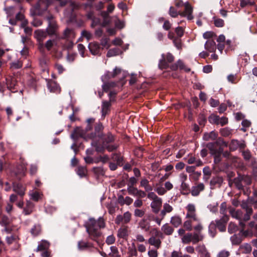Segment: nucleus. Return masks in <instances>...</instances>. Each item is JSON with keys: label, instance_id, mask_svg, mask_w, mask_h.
Segmentation results:
<instances>
[{"label": "nucleus", "instance_id": "39", "mask_svg": "<svg viewBox=\"0 0 257 257\" xmlns=\"http://www.w3.org/2000/svg\"><path fill=\"white\" fill-rule=\"evenodd\" d=\"M127 253L130 257L138 256L137 249L134 243H133L132 245L128 247Z\"/></svg>", "mask_w": 257, "mask_h": 257}, {"label": "nucleus", "instance_id": "3", "mask_svg": "<svg viewBox=\"0 0 257 257\" xmlns=\"http://www.w3.org/2000/svg\"><path fill=\"white\" fill-rule=\"evenodd\" d=\"M202 223L197 224L193 226L194 232L193 233L188 232L184 235L181 238V241L183 244H188L192 242L196 244L203 240L204 235L202 233L203 230Z\"/></svg>", "mask_w": 257, "mask_h": 257}, {"label": "nucleus", "instance_id": "53", "mask_svg": "<svg viewBox=\"0 0 257 257\" xmlns=\"http://www.w3.org/2000/svg\"><path fill=\"white\" fill-rule=\"evenodd\" d=\"M213 20H214V24L215 27H218V28H221V27H223L224 26V22L222 19L214 17Z\"/></svg>", "mask_w": 257, "mask_h": 257}, {"label": "nucleus", "instance_id": "25", "mask_svg": "<svg viewBox=\"0 0 257 257\" xmlns=\"http://www.w3.org/2000/svg\"><path fill=\"white\" fill-rule=\"evenodd\" d=\"M48 89L51 92L58 93L60 92V88L59 85L53 81L49 82L47 84Z\"/></svg>", "mask_w": 257, "mask_h": 257}, {"label": "nucleus", "instance_id": "29", "mask_svg": "<svg viewBox=\"0 0 257 257\" xmlns=\"http://www.w3.org/2000/svg\"><path fill=\"white\" fill-rule=\"evenodd\" d=\"M223 151V148H220L218 151L211 154L214 158V163L216 164H219L221 161V155Z\"/></svg>", "mask_w": 257, "mask_h": 257}, {"label": "nucleus", "instance_id": "44", "mask_svg": "<svg viewBox=\"0 0 257 257\" xmlns=\"http://www.w3.org/2000/svg\"><path fill=\"white\" fill-rule=\"evenodd\" d=\"M87 171L85 167L79 166L77 168V174L80 177H84L86 176Z\"/></svg>", "mask_w": 257, "mask_h": 257}, {"label": "nucleus", "instance_id": "41", "mask_svg": "<svg viewBox=\"0 0 257 257\" xmlns=\"http://www.w3.org/2000/svg\"><path fill=\"white\" fill-rule=\"evenodd\" d=\"M116 86V83L114 82H105L102 85V87L103 91L106 92L110 89L114 88Z\"/></svg>", "mask_w": 257, "mask_h": 257}, {"label": "nucleus", "instance_id": "38", "mask_svg": "<svg viewBox=\"0 0 257 257\" xmlns=\"http://www.w3.org/2000/svg\"><path fill=\"white\" fill-rule=\"evenodd\" d=\"M230 213L231 216L233 218H236L239 220H241L242 217L243 213L240 210L230 209Z\"/></svg>", "mask_w": 257, "mask_h": 257}, {"label": "nucleus", "instance_id": "30", "mask_svg": "<svg viewBox=\"0 0 257 257\" xmlns=\"http://www.w3.org/2000/svg\"><path fill=\"white\" fill-rule=\"evenodd\" d=\"M34 207V204L30 201H27L26 206L23 209V213L28 215L32 213Z\"/></svg>", "mask_w": 257, "mask_h": 257}, {"label": "nucleus", "instance_id": "27", "mask_svg": "<svg viewBox=\"0 0 257 257\" xmlns=\"http://www.w3.org/2000/svg\"><path fill=\"white\" fill-rule=\"evenodd\" d=\"M205 48L210 52H214L216 49V43L212 40H208L205 44Z\"/></svg>", "mask_w": 257, "mask_h": 257}, {"label": "nucleus", "instance_id": "33", "mask_svg": "<svg viewBox=\"0 0 257 257\" xmlns=\"http://www.w3.org/2000/svg\"><path fill=\"white\" fill-rule=\"evenodd\" d=\"M49 243L46 240H42L41 242H40L36 249V251H45L47 250L49 247Z\"/></svg>", "mask_w": 257, "mask_h": 257}, {"label": "nucleus", "instance_id": "8", "mask_svg": "<svg viewBox=\"0 0 257 257\" xmlns=\"http://www.w3.org/2000/svg\"><path fill=\"white\" fill-rule=\"evenodd\" d=\"M227 146V143L219 138L214 142L207 144L206 147L209 150L210 154H212L218 151L220 148H223V146L226 147Z\"/></svg>", "mask_w": 257, "mask_h": 257}, {"label": "nucleus", "instance_id": "12", "mask_svg": "<svg viewBox=\"0 0 257 257\" xmlns=\"http://www.w3.org/2000/svg\"><path fill=\"white\" fill-rule=\"evenodd\" d=\"M6 84L7 88L11 91L12 92L17 91L16 88L17 81L15 77L9 76L5 78Z\"/></svg>", "mask_w": 257, "mask_h": 257}, {"label": "nucleus", "instance_id": "23", "mask_svg": "<svg viewBox=\"0 0 257 257\" xmlns=\"http://www.w3.org/2000/svg\"><path fill=\"white\" fill-rule=\"evenodd\" d=\"M60 4L61 7L65 6L67 4H68L70 7L71 12H72L74 10L78 9L80 7V4L71 1H61Z\"/></svg>", "mask_w": 257, "mask_h": 257}, {"label": "nucleus", "instance_id": "15", "mask_svg": "<svg viewBox=\"0 0 257 257\" xmlns=\"http://www.w3.org/2000/svg\"><path fill=\"white\" fill-rule=\"evenodd\" d=\"M205 189V185L203 183H199L191 188V193L193 196H197L200 193Z\"/></svg>", "mask_w": 257, "mask_h": 257}, {"label": "nucleus", "instance_id": "2", "mask_svg": "<svg viewBox=\"0 0 257 257\" xmlns=\"http://www.w3.org/2000/svg\"><path fill=\"white\" fill-rule=\"evenodd\" d=\"M84 225L88 234L89 238L97 241L98 239L102 235L100 229L105 227V223L104 219L101 217L97 220L94 218H90L85 222Z\"/></svg>", "mask_w": 257, "mask_h": 257}, {"label": "nucleus", "instance_id": "64", "mask_svg": "<svg viewBox=\"0 0 257 257\" xmlns=\"http://www.w3.org/2000/svg\"><path fill=\"white\" fill-rule=\"evenodd\" d=\"M175 31L177 35L176 37L181 38L184 35V30L182 27H177L176 28Z\"/></svg>", "mask_w": 257, "mask_h": 257}, {"label": "nucleus", "instance_id": "42", "mask_svg": "<svg viewBox=\"0 0 257 257\" xmlns=\"http://www.w3.org/2000/svg\"><path fill=\"white\" fill-rule=\"evenodd\" d=\"M241 176L239 175L238 177H236L233 180V183L235 184L236 187L239 190H242L243 189V186L241 183L242 181Z\"/></svg>", "mask_w": 257, "mask_h": 257}, {"label": "nucleus", "instance_id": "51", "mask_svg": "<svg viewBox=\"0 0 257 257\" xmlns=\"http://www.w3.org/2000/svg\"><path fill=\"white\" fill-rule=\"evenodd\" d=\"M230 240L232 244L233 245H238L242 241L241 237L235 234L231 237Z\"/></svg>", "mask_w": 257, "mask_h": 257}, {"label": "nucleus", "instance_id": "17", "mask_svg": "<svg viewBox=\"0 0 257 257\" xmlns=\"http://www.w3.org/2000/svg\"><path fill=\"white\" fill-rule=\"evenodd\" d=\"M121 69L119 68L115 67L113 72L110 73L107 72L102 78V81L106 80L108 79L114 78L116 76L119 75L121 73Z\"/></svg>", "mask_w": 257, "mask_h": 257}, {"label": "nucleus", "instance_id": "22", "mask_svg": "<svg viewBox=\"0 0 257 257\" xmlns=\"http://www.w3.org/2000/svg\"><path fill=\"white\" fill-rule=\"evenodd\" d=\"M75 37V34L74 30L72 29L66 28L63 32V35L62 37L63 39L72 40Z\"/></svg>", "mask_w": 257, "mask_h": 257}, {"label": "nucleus", "instance_id": "10", "mask_svg": "<svg viewBox=\"0 0 257 257\" xmlns=\"http://www.w3.org/2000/svg\"><path fill=\"white\" fill-rule=\"evenodd\" d=\"M185 10L183 12H178V15L182 17H187L188 20H191L194 18L192 15L193 8L187 2L184 4Z\"/></svg>", "mask_w": 257, "mask_h": 257}, {"label": "nucleus", "instance_id": "48", "mask_svg": "<svg viewBox=\"0 0 257 257\" xmlns=\"http://www.w3.org/2000/svg\"><path fill=\"white\" fill-rule=\"evenodd\" d=\"M180 189L183 194H188L190 191L189 185L185 182L181 183Z\"/></svg>", "mask_w": 257, "mask_h": 257}, {"label": "nucleus", "instance_id": "54", "mask_svg": "<svg viewBox=\"0 0 257 257\" xmlns=\"http://www.w3.org/2000/svg\"><path fill=\"white\" fill-rule=\"evenodd\" d=\"M119 50L118 48H115L109 50L107 53L106 56L108 57H110L118 55Z\"/></svg>", "mask_w": 257, "mask_h": 257}, {"label": "nucleus", "instance_id": "16", "mask_svg": "<svg viewBox=\"0 0 257 257\" xmlns=\"http://www.w3.org/2000/svg\"><path fill=\"white\" fill-rule=\"evenodd\" d=\"M50 5V0H39L35 8L38 11H46Z\"/></svg>", "mask_w": 257, "mask_h": 257}, {"label": "nucleus", "instance_id": "36", "mask_svg": "<svg viewBox=\"0 0 257 257\" xmlns=\"http://www.w3.org/2000/svg\"><path fill=\"white\" fill-rule=\"evenodd\" d=\"M30 232L34 236L40 235L42 232L41 226L38 224H35L31 228Z\"/></svg>", "mask_w": 257, "mask_h": 257}, {"label": "nucleus", "instance_id": "4", "mask_svg": "<svg viewBox=\"0 0 257 257\" xmlns=\"http://www.w3.org/2000/svg\"><path fill=\"white\" fill-rule=\"evenodd\" d=\"M228 216H222L220 219H216L211 222L208 226V231L212 237H214L216 234V228L221 232L226 230V225L228 221Z\"/></svg>", "mask_w": 257, "mask_h": 257}, {"label": "nucleus", "instance_id": "47", "mask_svg": "<svg viewBox=\"0 0 257 257\" xmlns=\"http://www.w3.org/2000/svg\"><path fill=\"white\" fill-rule=\"evenodd\" d=\"M183 227L187 230L190 231L193 229L192 226V220L188 219L185 221L183 223Z\"/></svg>", "mask_w": 257, "mask_h": 257}, {"label": "nucleus", "instance_id": "6", "mask_svg": "<svg viewBox=\"0 0 257 257\" xmlns=\"http://www.w3.org/2000/svg\"><path fill=\"white\" fill-rule=\"evenodd\" d=\"M48 22V27L46 28V31L49 36H57L58 26L56 21L54 19L53 15L50 14L46 17Z\"/></svg>", "mask_w": 257, "mask_h": 257}, {"label": "nucleus", "instance_id": "46", "mask_svg": "<svg viewBox=\"0 0 257 257\" xmlns=\"http://www.w3.org/2000/svg\"><path fill=\"white\" fill-rule=\"evenodd\" d=\"M239 146V142L236 140H232L229 145V149L231 151L236 150Z\"/></svg>", "mask_w": 257, "mask_h": 257}, {"label": "nucleus", "instance_id": "31", "mask_svg": "<svg viewBox=\"0 0 257 257\" xmlns=\"http://www.w3.org/2000/svg\"><path fill=\"white\" fill-rule=\"evenodd\" d=\"M139 226L145 231H148L150 229V223L146 219L144 218L140 221Z\"/></svg>", "mask_w": 257, "mask_h": 257}, {"label": "nucleus", "instance_id": "14", "mask_svg": "<svg viewBox=\"0 0 257 257\" xmlns=\"http://www.w3.org/2000/svg\"><path fill=\"white\" fill-rule=\"evenodd\" d=\"M170 68L173 71H176L179 68L180 70H184L187 72H189L191 70L190 68L187 67L181 60H178L176 63L172 64L170 66Z\"/></svg>", "mask_w": 257, "mask_h": 257}, {"label": "nucleus", "instance_id": "58", "mask_svg": "<svg viewBox=\"0 0 257 257\" xmlns=\"http://www.w3.org/2000/svg\"><path fill=\"white\" fill-rule=\"evenodd\" d=\"M111 252L109 254V255L112 257H120L117 248L115 246L110 247Z\"/></svg>", "mask_w": 257, "mask_h": 257}, {"label": "nucleus", "instance_id": "32", "mask_svg": "<svg viewBox=\"0 0 257 257\" xmlns=\"http://www.w3.org/2000/svg\"><path fill=\"white\" fill-rule=\"evenodd\" d=\"M140 186L143 187L146 192H152L153 187L149 184V181L146 178L142 179L140 182Z\"/></svg>", "mask_w": 257, "mask_h": 257}, {"label": "nucleus", "instance_id": "56", "mask_svg": "<svg viewBox=\"0 0 257 257\" xmlns=\"http://www.w3.org/2000/svg\"><path fill=\"white\" fill-rule=\"evenodd\" d=\"M22 66L23 63L20 60L14 61L11 64V68L14 69H20L22 68Z\"/></svg>", "mask_w": 257, "mask_h": 257}, {"label": "nucleus", "instance_id": "50", "mask_svg": "<svg viewBox=\"0 0 257 257\" xmlns=\"http://www.w3.org/2000/svg\"><path fill=\"white\" fill-rule=\"evenodd\" d=\"M173 43L176 48L178 50H181L182 48V43L181 38L176 37V38L172 41Z\"/></svg>", "mask_w": 257, "mask_h": 257}, {"label": "nucleus", "instance_id": "7", "mask_svg": "<svg viewBox=\"0 0 257 257\" xmlns=\"http://www.w3.org/2000/svg\"><path fill=\"white\" fill-rule=\"evenodd\" d=\"M104 126L100 122L96 123L94 126V131L88 135V138L92 140V142L97 141L101 137H103Z\"/></svg>", "mask_w": 257, "mask_h": 257}, {"label": "nucleus", "instance_id": "21", "mask_svg": "<svg viewBox=\"0 0 257 257\" xmlns=\"http://www.w3.org/2000/svg\"><path fill=\"white\" fill-rule=\"evenodd\" d=\"M222 183V178L218 176L212 178L210 182L211 189H214L216 187H220Z\"/></svg>", "mask_w": 257, "mask_h": 257}, {"label": "nucleus", "instance_id": "59", "mask_svg": "<svg viewBox=\"0 0 257 257\" xmlns=\"http://www.w3.org/2000/svg\"><path fill=\"white\" fill-rule=\"evenodd\" d=\"M238 229L237 226L234 223L230 222L228 227V231L230 233L236 232Z\"/></svg>", "mask_w": 257, "mask_h": 257}, {"label": "nucleus", "instance_id": "34", "mask_svg": "<svg viewBox=\"0 0 257 257\" xmlns=\"http://www.w3.org/2000/svg\"><path fill=\"white\" fill-rule=\"evenodd\" d=\"M173 210V207L170 204L167 203H164L163 205V208L160 213V216L165 217L167 213L171 212Z\"/></svg>", "mask_w": 257, "mask_h": 257}, {"label": "nucleus", "instance_id": "45", "mask_svg": "<svg viewBox=\"0 0 257 257\" xmlns=\"http://www.w3.org/2000/svg\"><path fill=\"white\" fill-rule=\"evenodd\" d=\"M128 235L126 227H122L118 230L117 236L120 238H124Z\"/></svg>", "mask_w": 257, "mask_h": 257}, {"label": "nucleus", "instance_id": "28", "mask_svg": "<svg viewBox=\"0 0 257 257\" xmlns=\"http://www.w3.org/2000/svg\"><path fill=\"white\" fill-rule=\"evenodd\" d=\"M148 241L150 245L154 246L157 249L161 247L162 243V241L160 238H157V237H150Z\"/></svg>", "mask_w": 257, "mask_h": 257}, {"label": "nucleus", "instance_id": "11", "mask_svg": "<svg viewBox=\"0 0 257 257\" xmlns=\"http://www.w3.org/2000/svg\"><path fill=\"white\" fill-rule=\"evenodd\" d=\"M34 34L37 41L39 42V47L43 46V42L48 35L47 31L43 30H38L35 31Z\"/></svg>", "mask_w": 257, "mask_h": 257}, {"label": "nucleus", "instance_id": "35", "mask_svg": "<svg viewBox=\"0 0 257 257\" xmlns=\"http://www.w3.org/2000/svg\"><path fill=\"white\" fill-rule=\"evenodd\" d=\"M217 134L214 131H212L209 133H205L203 139L204 140L208 141L209 140H215L217 137Z\"/></svg>", "mask_w": 257, "mask_h": 257}, {"label": "nucleus", "instance_id": "62", "mask_svg": "<svg viewBox=\"0 0 257 257\" xmlns=\"http://www.w3.org/2000/svg\"><path fill=\"white\" fill-rule=\"evenodd\" d=\"M94 120L95 119L93 118H89L87 119V125L85 128L86 131L88 132L92 130V123L94 122Z\"/></svg>", "mask_w": 257, "mask_h": 257}, {"label": "nucleus", "instance_id": "52", "mask_svg": "<svg viewBox=\"0 0 257 257\" xmlns=\"http://www.w3.org/2000/svg\"><path fill=\"white\" fill-rule=\"evenodd\" d=\"M242 252L244 253H250L251 251V246L249 244L245 243L240 247Z\"/></svg>", "mask_w": 257, "mask_h": 257}, {"label": "nucleus", "instance_id": "37", "mask_svg": "<svg viewBox=\"0 0 257 257\" xmlns=\"http://www.w3.org/2000/svg\"><path fill=\"white\" fill-rule=\"evenodd\" d=\"M29 195L32 200L37 202L42 199L43 194L37 191H32L29 193Z\"/></svg>", "mask_w": 257, "mask_h": 257}, {"label": "nucleus", "instance_id": "55", "mask_svg": "<svg viewBox=\"0 0 257 257\" xmlns=\"http://www.w3.org/2000/svg\"><path fill=\"white\" fill-rule=\"evenodd\" d=\"M91 245L87 242L82 240L79 241L78 242V248L80 250H83L90 247Z\"/></svg>", "mask_w": 257, "mask_h": 257}, {"label": "nucleus", "instance_id": "5", "mask_svg": "<svg viewBox=\"0 0 257 257\" xmlns=\"http://www.w3.org/2000/svg\"><path fill=\"white\" fill-rule=\"evenodd\" d=\"M147 197L152 200L150 206L152 211L155 214H158L162 206V199L159 197L154 192H150L147 194Z\"/></svg>", "mask_w": 257, "mask_h": 257}, {"label": "nucleus", "instance_id": "24", "mask_svg": "<svg viewBox=\"0 0 257 257\" xmlns=\"http://www.w3.org/2000/svg\"><path fill=\"white\" fill-rule=\"evenodd\" d=\"M161 230L163 234L166 235H171L174 231L173 227L168 223L164 224L161 227Z\"/></svg>", "mask_w": 257, "mask_h": 257}, {"label": "nucleus", "instance_id": "26", "mask_svg": "<svg viewBox=\"0 0 257 257\" xmlns=\"http://www.w3.org/2000/svg\"><path fill=\"white\" fill-rule=\"evenodd\" d=\"M182 220L181 217L178 215H174L171 218L170 223L176 228L178 227L182 224Z\"/></svg>", "mask_w": 257, "mask_h": 257}, {"label": "nucleus", "instance_id": "18", "mask_svg": "<svg viewBox=\"0 0 257 257\" xmlns=\"http://www.w3.org/2000/svg\"><path fill=\"white\" fill-rule=\"evenodd\" d=\"M196 250L200 254V257H211L210 252L204 244L198 245L196 247Z\"/></svg>", "mask_w": 257, "mask_h": 257}, {"label": "nucleus", "instance_id": "49", "mask_svg": "<svg viewBox=\"0 0 257 257\" xmlns=\"http://www.w3.org/2000/svg\"><path fill=\"white\" fill-rule=\"evenodd\" d=\"M93 172L98 177L103 176L105 174V172L102 167H94L93 169Z\"/></svg>", "mask_w": 257, "mask_h": 257}, {"label": "nucleus", "instance_id": "1", "mask_svg": "<svg viewBox=\"0 0 257 257\" xmlns=\"http://www.w3.org/2000/svg\"><path fill=\"white\" fill-rule=\"evenodd\" d=\"M115 139V136L109 132L104 134L97 141L91 142V145L95 148L97 152H103L105 149L110 152L116 150L118 147L114 143Z\"/></svg>", "mask_w": 257, "mask_h": 257}, {"label": "nucleus", "instance_id": "61", "mask_svg": "<svg viewBox=\"0 0 257 257\" xmlns=\"http://www.w3.org/2000/svg\"><path fill=\"white\" fill-rule=\"evenodd\" d=\"M178 12L174 7L171 6L169 8V14L172 18H176L178 16Z\"/></svg>", "mask_w": 257, "mask_h": 257}, {"label": "nucleus", "instance_id": "13", "mask_svg": "<svg viewBox=\"0 0 257 257\" xmlns=\"http://www.w3.org/2000/svg\"><path fill=\"white\" fill-rule=\"evenodd\" d=\"M13 190L19 195L21 198H23L25 194L26 188L22 184L13 183Z\"/></svg>", "mask_w": 257, "mask_h": 257}, {"label": "nucleus", "instance_id": "19", "mask_svg": "<svg viewBox=\"0 0 257 257\" xmlns=\"http://www.w3.org/2000/svg\"><path fill=\"white\" fill-rule=\"evenodd\" d=\"M111 104L108 101H103L101 105V116L104 118L110 111V108Z\"/></svg>", "mask_w": 257, "mask_h": 257}, {"label": "nucleus", "instance_id": "20", "mask_svg": "<svg viewBox=\"0 0 257 257\" xmlns=\"http://www.w3.org/2000/svg\"><path fill=\"white\" fill-rule=\"evenodd\" d=\"M88 48L92 55L100 54V48L99 45L96 42L90 43L88 45Z\"/></svg>", "mask_w": 257, "mask_h": 257}, {"label": "nucleus", "instance_id": "60", "mask_svg": "<svg viewBox=\"0 0 257 257\" xmlns=\"http://www.w3.org/2000/svg\"><path fill=\"white\" fill-rule=\"evenodd\" d=\"M220 133L222 136L226 137L231 134V130L228 127H224L220 130Z\"/></svg>", "mask_w": 257, "mask_h": 257}, {"label": "nucleus", "instance_id": "43", "mask_svg": "<svg viewBox=\"0 0 257 257\" xmlns=\"http://www.w3.org/2000/svg\"><path fill=\"white\" fill-rule=\"evenodd\" d=\"M162 58L159 61V67L161 69L170 67L168 62L165 60V56L164 54L162 55Z\"/></svg>", "mask_w": 257, "mask_h": 257}, {"label": "nucleus", "instance_id": "40", "mask_svg": "<svg viewBox=\"0 0 257 257\" xmlns=\"http://www.w3.org/2000/svg\"><path fill=\"white\" fill-rule=\"evenodd\" d=\"M150 233L152 234L151 237H159L162 239L164 238L163 233L156 228H152L150 231Z\"/></svg>", "mask_w": 257, "mask_h": 257}, {"label": "nucleus", "instance_id": "57", "mask_svg": "<svg viewBox=\"0 0 257 257\" xmlns=\"http://www.w3.org/2000/svg\"><path fill=\"white\" fill-rule=\"evenodd\" d=\"M219 120V116L211 114L208 117V120L211 123H215L216 124H218Z\"/></svg>", "mask_w": 257, "mask_h": 257}, {"label": "nucleus", "instance_id": "63", "mask_svg": "<svg viewBox=\"0 0 257 257\" xmlns=\"http://www.w3.org/2000/svg\"><path fill=\"white\" fill-rule=\"evenodd\" d=\"M138 189L134 186H128L127 188V191L130 195L136 196Z\"/></svg>", "mask_w": 257, "mask_h": 257}, {"label": "nucleus", "instance_id": "9", "mask_svg": "<svg viewBox=\"0 0 257 257\" xmlns=\"http://www.w3.org/2000/svg\"><path fill=\"white\" fill-rule=\"evenodd\" d=\"M187 213L186 218L191 219L197 222V224L202 223L200 219L198 217L196 212V208L193 204L189 203L186 207Z\"/></svg>", "mask_w": 257, "mask_h": 257}]
</instances>
